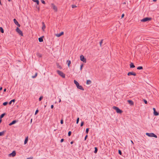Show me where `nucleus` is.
<instances>
[{"label": "nucleus", "mask_w": 159, "mask_h": 159, "mask_svg": "<svg viewBox=\"0 0 159 159\" xmlns=\"http://www.w3.org/2000/svg\"><path fill=\"white\" fill-rule=\"evenodd\" d=\"M18 121V120H14L12 121L11 123H10L9 124V126H11L13 125H14L17 123Z\"/></svg>", "instance_id": "11"}, {"label": "nucleus", "mask_w": 159, "mask_h": 159, "mask_svg": "<svg viewBox=\"0 0 159 159\" xmlns=\"http://www.w3.org/2000/svg\"><path fill=\"white\" fill-rule=\"evenodd\" d=\"M37 74H38V73H36L35 74V75H34V76H32V77L33 78H35L37 76Z\"/></svg>", "instance_id": "31"}, {"label": "nucleus", "mask_w": 159, "mask_h": 159, "mask_svg": "<svg viewBox=\"0 0 159 159\" xmlns=\"http://www.w3.org/2000/svg\"><path fill=\"white\" fill-rule=\"evenodd\" d=\"M74 143V142L73 141H71L70 142V143L71 144H73Z\"/></svg>", "instance_id": "54"}, {"label": "nucleus", "mask_w": 159, "mask_h": 159, "mask_svg": "<svg viewBox=\"0 0 159 159\" xmlns=\"http://www.w3.org/2000/svg\"><path fill=\"white\" fill-rule=\"evenodd\" d=\"M124 16H125L124 14H123L122 15H121V18H123L124 17Z\"/></svg>", "instance_id": "50"}, {"label": "nucleus", "mask_w": 159, "mask_h": 159, "mask_svg": "<svg viewBox=\"0 0 159 159\" xmlns=\"http://www.w3.org/2000/svg\"><path fill=\"white\" fill-rule=\"evenodd\" d=\"M32 119H31V120H30V123H32Z\"/></svg>", "instance_id": "56"}, {"label": "nucleus", "mask_w": 159, "mask_h": 159, "mask_svg": "<svg viewBox=\"0 0 159 159\" xmlns=\"http://www.w3.org/2000/svg\"><path fill=\"white\" fill-rule=\"evenodd\" d=\"M36 55L38 57H42V55L39 52H37L36 53Z\"/></svg>", "instance_id": "21"}, {"label": "nucleus", "mask_w": 159, "mask_h": 159, "mask_svg": "<svg viewBox=\"0 0 159 159\" xmlns=\"http://www.w3.org/2000/svg\"><path fill=\"white\" fill-rule=\"evenodd\" d=\"M143 101L145 104H147L148 103L147 101L145 99H144Z\"/></svg>", "instance_id": "40"}, {"label": "nucleus", "mask_w": 159, "mask_h": 159, "mask_svg": "<svg viewBox=\"0 0 159 159\" xmlns=\"http://www.w3.org/2000/svg\"><path fill=\"white\" fill-rule=\"evenodd\" d=\"M7 89H4L3 91L4 92H5L6 91Z\"/></svg>", "instance_id": "52"}, {"label": "nucleus", "mask_w": 159, "mask_h": 159, "mask_svg": "<svg viewBox=\"0 0 159 159\" xmlns=\"http://www.w3.org/2000/svg\"><path fill=\"white\" fill-rule=\"evenodd\" d=\"M152 19L151 18L147 17L141 20V21L142 22H145L148 21L150 20H152Z\"/></svg>", "instance_id": "4"}, {"label": "nucleus", "mask_w": 159, "mask_h": 159, "mask_svg": "<svg viewBox=\"0 0 159 159\" xmlns=\"http://www.w3.org/2000/svg\"><path fill=\"white\" fill-rule=\"evenodd\" d=\"M8 103V102H6L3 103V105L4 106H6Z\"/></svg>", "instance_id": "32"}, {"label": "nucleus", "mask_w": 159, "mask_h": 159, "mask_svg": "<svg viewBox=\"0 0 159 159\" xmlns=\"http://www.w3.org/2000/svg\"><path fill=\"white\" fill-rule=\"evenodd\" d=\"M84 121H82L81 123L80 126L81 127L82 126L84 125Z\"/></svg>", "instance_id": "38"}, {"label": "nucleus", "mask_w": 159, "mask_h": 159, "mask_svg": "<svg viewBox=\"0 0 159 159\" xmlns=\"http://www.w3.org/2000/svg\"><path fill=\"white\" fill-rule=\"evenodd\" d=\"M6 131H3L2 132H0V136H2L4 134Z\"/></svg>", "instance_id": "26"}, {"label": "nucleus", "mask_w": 159, "mask_h": 159, "mask_svg": "<svg viewBox=\"0 0 159 159\" xmlns=\"http://www.w3.org/2000/svg\"><path fill=\"white\" fill-rule=\"evenodd\" d=\"M157 1V0H153V1L154 2H156Z\"/></svg>", "instance_id": "57"}, {"label": "nucleus", "mask_w": 159, "mask_h": 159, "mask_svg": "<svg viewBox=\"0 0 159 159\" xmlns=\"http://www.w3.org/2000/svg\"><path fill=\"white\" fill-rule=\"evenodd\" d=\"M102 41H103V40H102L101 41H100L99 42L100 45V46H101L102 45Z\"/></svg>", "instance_id": "44"}, {"label": "nucleus", "mask_w": 159, "mask_h": 159, "mask_svg": "<svg viewBox=\"0 0 159 159\" xmlns=\"http://www.w3.org/2000/svg\"><path fill=\"white\" fill-rule=\"evenodd\" d=\"M76 7H77V6L75 5H72V8H74Z\"/></svg>", "instance_id": "43"}, {"label": "nucleus", "mask_w": 159, "mask_h": 159, "mask_svg": "<svg viewBox=\"0 0 159 159\" xmlns=\"http://www.w3.org/2000/svg\"><path fill=\"white\" fill-rule=\"evenodd\" d=\"M16 31L21 36H23V33L22 32L20 29L18 27H17L16 29Z\"/></svg>", "instance_id": "5"}, {"label": "nucleus", "mask_w": 159, "mask_h": 159, "mask_svg": "<svg viewBox=\"0 0 159 159\" xmlns=\"http://www.w3.org/2000/svg\"><path fill=\"white\" fill-rule=\"evenodd\" d=\"M41 2H42V3H43V4H45V2L43 0H41Z\"/></svg>", "instance_id": "42"}, {"label": "nucleus", "mask_w": 159, "mask_h": 159, "mask_svg": "<svg viewBox=\"0 0 159 159\" xmlns=\"http://www.w3.org/2000/svg\"><path fill=\"white\" fill-rule=\"evenodd\" d=\"M43 36L39 38V41L40 42H42L43 41Z\"/></svg>", "instance_id": "18"}, {"label": "nucleus", "mask_w": 159, "mask_h": 159, "mask_svg": "<svg viewBox=\"0 0 159 159\" xmlns=\"http://www.w3.org/2000/svg\"><path fill=\"white\" fill-rule=\"evenodd\" d=\"M43 98V97L42 96L40 97V98H39V101H41L42 100Z\"/></svg>", "instance_id": "39"}, {"label": "nucleus", "mask_w": 159, "mask_h": 159, "mask_svg": "<svg viewBox=\"0 0 159 159\" xmlns=\"http://www.w3.org/2000/svg\"><path fill=\"white\" fill-rule=\"evenodd\" d=\"M60 123L61 124H63V120L62 119H61V120Z\"/></svg>", "instance_id": "45"}, {"label": "nucleus", "mask_w": 159, "mask_h": 159, "mask_svg": "<svg viewBox=\"0 0 159 159\" xmlns=\"http://www.w3.org/2000/svg\"><path fill=\"white\" fill-rule=\"evenodd\" d=\"M125 3H126L125 2H124L123 3L124 4H125Z\"/></svg>", "instance_id": "62"}, {"label": "nucleus", "mask_w": 159, "mask_h": 159, "mask_svg": "<svg viewBox=\"0 0 159 159\" xmlns=\"http://www.w3.org/2000/svg\"><path fill=\"white\" fill-rule=\"evenodd\" d=\"M57 72L59 75L63 78L65 77V75L62 72L58 70H57Z\"/></svg>", "instance_id": "3"}, {"label": "nucleus", "mask_w": 159, "mask_h": 159, "mask_svg": "<svg viewBox=\"0 0 159 159\" xmlns=\"http://www.w3.org/2000/svg\"><path fill=\"white\" fill-rule=\"evenodd\" d=\"M86 83L87 84H90L91 83V81L90 80H87Z\"/></svg>", "instance_id": "22"}, {"label": "nucleus", "mask_w": 159, "mask_h": 159, "mask_svg": "<svg viewBox=\"0 0 159 159\" xmlns=\"http://www.w3.org/2000/svg\"><path fill=\"white\" fill-rule=\"evenodd\" d=\"M16 100L15 99H13L12 100H11V101H10V102H9V105H11V104L12 102H15V101Z\"/></svg>", "instance_id": "23"}, {"label": "nucleus", "mask_w": 159, "mask_h": 159, "mask_svg": "<svg viewBox=\"0 0 159 159\" xmlns=\"http://www.w3.org/2000/svg\"><path fill=\"white\" fill-rule=\"evenodd\" d=\"M127 102L131 106L133 105L134 104L133 102L131 100H128Z\"/></svg>", "instance_id": "13"}, {"label": "nucleus", "mask_w": 159, "mask_h": 159, "mask_svg": "<svg viewBox=\"0 0 159 159\" xmlns=\"http://www.w3.org/2000/svg\"><path fill=\"white\" fill-rule=\"evenodd\" d=\"M83 64H82L80 66V70H81L82 68V67H83Z\"/></svg>", "instance_id": "46"}, {"label": "nucleus", "mask_w": 159, "mask_h": 159, "mask_svg": "<svg viewBox=\"0 0 159 159\" xmlns=\"http://www.w3.org/2000/svg\"><path fill=\"white\" fill-rule=\"evenodd\" d=\"M94 149H95V150H94V152L95 153H96L98 152V149L97 147H95L94 148Z\"/></svg>", "instance_id": "28"}, {"label": "nucleus", "mask_w": 159, "mask_h": 159, "mask_svg": "<svg viewBox=\"0 0 159 159\" xmlns=\"http://www.w3.org/2000/svg\"><path fill=\"white\" fill-rule=\"evenodd\" d=\"M2 121V120L1 119H0V124L1 123Z\"/></svg>", "instance_id": "55"}, {"label": "nucleus", "mask_w": 159, "mask_h": 159, "mask_svg": "<svg viewBox=\"0 0 159 159\" xmlns=\"http://www.w3.org/2000/svg\"><path fill=\"white\" fill-rule=\"evenodd\" d=\"M67 65L68 67H69L70 64H71V61L70 60H67Z\"/></svg>", "instance_id": "27"}, {"label": "nucleus", "mask_w": 159, "mask_h": 159, "mask_svg": "<svg viewBox=\"0 0 159 159\" xmlns=\"http://www.w3.org/2000/svg\"><path fill=\"white\" fill-rule=\"evenodd\" d=\"M13 21L14 23L17 25L18 27H20V25L18 23V21H17L16 19H14L13 20Z\"/></svg>", "instance_id": "9"}, {"label": "nucleus", "mask_w": 159, "mask_h": 159, "mask_svg": "<svg viewBox=\"0 0 159 159\" xmlns=\"http://www.w3.org/2000/svg\"><path fill=\"white\" fill-rule=\"evenodd\" d=\"M38 112H39V110L38 109H37L35 112V115H36V114H37L38 113Z\"/></svg>", "instance_id": "41"}, {"label": "nucleus", "mask_w": 159, "mask_h": 159, "mask_svg": "<svg viewBox=\"0 0 159 159\" xmlns=\"http://www.w3.org/2000/svg\"><path fill=\"white\" fill-rule=\"evenodd\" d=\"M131 143H133V142L132 140L131 141Z\"/></svg>", "instance_id": "63"}, {"label": "nucleus", "mask_w": 159, "mask_h": 159, "mask_svg": "<svg viewBox=\"0 0 159 159\" xmlns=\"http://www.w3.org/2000/svg\"><path fill=\"white\" fill-rule=\"evenodd\" d=\"M80 60L81 61H82L84 63L86 62V59L84 57V56L83 55H81L80 56Z\"/></svg>", "instance_id": "6"}, {"label": "nucleus", "mask_w": 159, "mask_h": 159, "mask_svg": "<svg viewBox=\"0 0 159 159\" xmlns=\"http://www.w3.org/2000/svg\"><path fill=\"white\" fill-rule=\"evenodd\" d=\"M79 117H78L77 119V120H76V124H78L79 122Z\"/></svg>", "instance_id": "37"}, {"label": "nucleus", "mask_w": 159, "mask_h": 159, "mask_svg": "<svg viewBox=\"0 0 159 159\" xmlns=\"http://www.w3.org/2000/svg\"><path fill=\"white\" fill-rule=\"evenodd\" d=\"M89 130V128H87L86 129L85 132L87 134H88Z\"/></svg>", "instance_id": "33"}, {"label": "nucleus", "mask_w": 159, "mask_h": 159, "mask_svg": "<svg viewBox=\"0 0 159 159\" xmlns=\"http://www.w3.org/2000/svg\"><path fill=\"white\" fill-rule=\"evenodd\" d=\"M88 135H86L85 136V138H84V140H85L87 139V138H88Z\"/></svg>", "instance_id": "47"}, {"label": "nucleus", "mask_w": 159, "mask_h": 159, "mask_svg": "<svg viewBox=\"0 0 159 159\" xmlns=\"http://www.w3.org/2000/svg\"><path fill=\"white\" fill-rule=\"evenodd\" d=\"M33 157H28L27 159H33Z\"/></svg>", "instance_id": "49"}, {"label": "nucleus", "mask_w": 159, "mask_h": 159, "mask_svg": "<svg viewBox=\"0 0 159 159\" xmlns=\"http://www.w3.org/2000/svg\"><path fill=\"white\" fill-rule=\"evenodd\" d=\"M33 1L36 3L37 5H39V1L38 0H33Z\"/></svg>", "instance_id": "25"}, {"label": "nucleus", "mask_w": 159, "mask_h": 159, "mask_svg": "<svg viewBox=\"0 0 159 159\" xmlns=\"http://www.w3.org/2000/svg\"><path fill=\"white\" fill-rule=\"evenodd\" d=\"M130 68H134L135 66L133 63L131 62L130 64Z\"/></svg>", "instance_id": "19"}, {"label": "nucleus", "mask_w": 159, "mask_h": 159, "mask_svg": "<svg viewBox=\"0 0 159 159\" xmlns=\"http://www.w3.org/2000/svg\"><path fill=\"white\" fill-rule=\"evenodd\" d=\"M0 32H1L2 33H3L4 32L3 29L2 27H0Z\"/></svg>", "instance_id": "29"}, {"label": "nucleus", "mask_w": 159, "mask_h": 159, "mask_svg": "<svg viewBox=\"0 0 159 159\" xmlns=\"http://www.w3.org/2000/svg\"><path fill=\"white\" fill-rule=\"evenodd\" d=\"M74 84L76 85L77 87L80 85L79 83L75 80H74Z\"/></svg>", "instance_id": "17"}, {"label": "nucleus", "mask_w": 159, "mask_h": 159, "mask_svg": "<svg viewBox=\"0 0 159 159\" xmlns=\"http://www.w3.org/2000/svg\"><path fill=\"white\" fill-rule=\"evenodd\" d=\"M0 4L1 5H2V3L1 2V0H0Z\"/></svg>", "instance_id": "58"}, {"label": "nucleus", "mask_w": 159, "mask_h": 159, "mask_svg": "<svg viewBox=\"0 0 159 159\" xmlns=\"http://www.w3.org/2000/svg\"><path fill=\"white\" fill-rule=\"evenodd\" d=\"M11 1V0H8V1L9 2H10Z\"/></svg>", "instance_id": "61"}, {"label": "nucleus", "mask_w": 159, "mask_h": 159, "mask_svg": "<svg viewBox=\"0 0 159 159\" xmlns=\"http://www.w3.org/2000/svg\"><path fill=\"white\" fill-rule=\"evenodd\" d=\"M28 137H27L25 138V141H24V144H25L27 143L28 142Z\"/></svg>", "instance_id": "20"}, {"label": "nucleus", "mask_w": 159, "mask_h": 159, "mask_svg": "<svg viewBox=\"0 0 159 159\" xmlns=\"http://www.w3.org/2000/svg\"><path fill=\"white\" fill-rule=\"evenodd\" d=\"M64 34V32H61L59 34H56V35L57 37H60L62 35H63Z\"/></svg>", "instance_id": "14"}, {"label": "nucleus", "mask_w": 159, "mask_h": 159, "mask_svg": "<svg viewBox=\"0 0 159 159\" xmlns=\"http://www.w3.org/2000/svg\"><path fill=\"white\" fill-rule=\"evenodd\" d=\"M77 89H80L82 90H84V89L83 87L81 85H80L78 86L77 87Z\"/></svg>", "instance_id": "16"}, {"label": "nucleus", "mask_w": 159, "mask_h": 159, "mask_svg": "<svg viewBox=\"0 0 159 159\" xmlns=\"http://www.w3.org/2000/svg\"><path fill=\"white\" fill-rule=\"evenodd\" d=\"M153 110L154 115L155 116H158L159 114V113L156 111L155 108H153Z\"/></svg>", "instance_id": "10"}, {"label": "nucleus", "mask_w": 159, "mask_h": 159, "mask_svg": "<svg viewBox=\"0 0 159 159\" xmlns=\"http://www.w3.org/2000/svg\"><path fill=\"white\" fill-rule=\"evenodd\" d=\"M137 69L139 70H142L143 69V67L142 66H139L137 68Z\"/></svg>", "instance_id": "30"}, {"label": "nucleus", "mask_w": 159, "mask_h": 159, "mask_svg": "<svg viewBox=\"0 0 159 159\" xmlns=\"http://www.w3.org/2000/svg\"><path fill=\"white\" fill-rule=\"evenodd\" d=\"M61 102V99H60L59 102Z\"/></svg>", "instance_id": "59"}, {"label": "nucleus", "mask_w": 159, "mask_h": 159, "mask_svg": "<svg viewBox=\"0 0 159 159\" xmlns=\"http://www.w3.org/2000/svg\"><path fill=\"white\" fill-rule=\"evenodd\" d=\"M42 24L43 25V26L42 27V29L43 31H44V30L45 29V28H46L45 25V24L43 22H42Z\"/></svg>", "instance_id": "15"}, {"label": "nucleus", "mask_w": 159, "mask_h": 159, "mask_svg": "<svg viewBox=\"0 0 159 159\" xmlns=\"http://www.w3.org/2000/svg\"><path fill=\"white\" fill-rule=\"evenodd\" d=\"M2 87H0V90H2Z\"/></svg>", "instance_id": "53"}, {"label": "nucleus", "mask_w": 159, "mask_h": 159, "mask_svg": "<svg viewBox=\"0 0 159 159\" xmlns=\"http://www.w3.org/2000/svg\"><path fill=\"white\" fill-rule=\"evenodd\" d=\"M71 131H69L68 133V136H70L71 135Z\"/></svg>", "instance_id": "36"}, {"label": "nucleus", "mask_w": 159, "mask_h": 159, "mask_svg": "<svg viewBox=\"0 0 159 159\" xmlns=\"http://www.w3.org/2000/svg\"><path fill=\"white\" fill-rule=\"evenodd\" d=\"M36 7L37 8H38V6L37 5H36Z\"/></svg>", "instance_id": "60"}, {"label": "nucleus", "mask_w": 159, "mask_h": 159, "mask_svg": "<svg viewBox=\"0 0 159 159\" xmlns=\"http://www.w3.org/2000/svg\"><path fill=\"white\" fill-rule=\"evenodd\" d=\"M51 6L52 9L55 11H57V7L55 5L54 3H51Z\"/></svg>", "instance_id": "7"}, {"label": "nucleus", "mask_w": 159, "mask_h": 159, "mask_svg": "<svg viewBox=\"0 0 159 159\" xmlns=\"http://www.w3.org/2000/svg\"><path fill=\"white\" fill-rule=\"evenodd\" d=\"M127 75L128 76L133 75L135 76L136 75V74L134 72H130L128 73Z\"/></svg>", "instance_id": "8"}, {"label": "nucleus", "mask_w": 159, "mask_h": 159, "mask_svg": "<svg viewBox=\"0 0 159 159\" xmlns=\"http://www.w3.org/2000/svg\"><path fill=\"white\" fill-rule=\"evenodd\" d=\"M64 139H61V141H60L61 143L63 142L64 141Z\"/></svg>", "instance_id": "48"}, {"label": "nucleus", "mask_w": 159, "mask_h": 159, "mask_svg": "<svg viewBox=\"0 0 159 159\" xmlns=\"http://www.w3.org/2000/svg\"><path fill=\"white\" fill-rule=\"evenodd\" d=\"M118 153L120 155H122V152H121V151L120 150H118Z\"/></svg>", "instance_id": "35"}, {"label": "nucleus", "mask_w": 159, "mask_h": 159, "mask_svg": "<svg viewBox=\"0 0 159 159\" xmlns=\"http://www.w3.org/2000/svg\"><path fill=\"white\" fill-rule=\"evenodd\" d=\"M112 108L113 109L116 110V111L117 113L121 114L123 112V111L120 109L118 107H117L113 106Z\"/></svg>", "instance_id": "1"}, {"label": "nucleus", "mask_w": 159, "mask_h": 159, "mask_svg": "<svg viewBox=\"0 0 159 159\" xmlns=\"http://www.w3.org/2000/svg\"><path fill=\"white\" fill-rule=\"evenodd\" d=\"M57 67L59 68V69H62V67L61 66H59L58 63L57 64Z\"/></svg>", "instance_id": "34"}, {"label": "nucleus", "mask_w": 159, "mask_h": 159, "mask_svg": "<svg viewBox=\"0 0 159 159\" xmlns=\"http://www.w3.org/2000/svg\"><path fill=\"white\" fill-rule=\"evenodd\" d=\"M54 107V106L53 105H51V107L52 109H53Z\"/></svg>", "instance_id": "51"}, {"label": "nucleus", "mask_w": 159, "mask_h": 159, "mask_svg": "<svg viewBox=\"0 0 159 159\" xmlns=\"http://www.w3.org/2000/svg\"><path fill=\"white\" fill-rule=\"evenodd\" d=\"M6 114V113H5L2 114L0 116V119H1Z\"/></svg>", "instance_id": "24"}, {"label": "nucleus", "mask_w": 159, "mask_h": 159, "mask_svg": "<svg viewBox=\"0 0 159 159\" xmlns=\"http://www.w3.org/2000/svg\"><path fill=\"white\" fill-rule=\"evenodd\" d=\"M16 155V152L15 151H13L12 153H11L9 154V156H12V157H15Z\"/></svg>", "instance_id": "12"}, {"label": "nucleus", "mask_w": 159, "mask_h": 159, "mask_svg": "<svg viewBox=\"0 0 159 159\" xmlns=\"http://www.w3.org/2000/svg\"><path fill=\"white\" fill-rule=\"evenodd\" d=\"M146 134L150 137H153L155 138H157V135H155L154 134L152 133H147Z\"/></svg>", "instance_id": "2"}]
</instances>
